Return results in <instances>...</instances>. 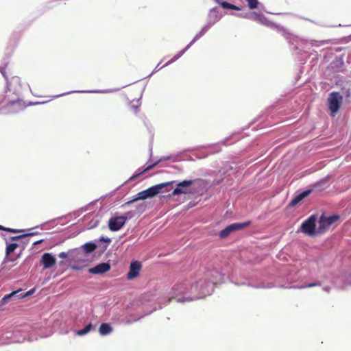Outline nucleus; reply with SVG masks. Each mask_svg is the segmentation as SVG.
Wrapping results in <instances>:
<instances>
[{"label": "nucleus", "instance_id": "obj_1", "mask_svg": "<svg viewBox=\"0 0 351 351\" xmlns=\"http://www.w3.org/2000/svg\"><path fill=\"white\" fill-rule=\"evenodd\" d=\"M223 275L216 269L206 271L203 276L190 283L183 282L176 285L171 289V296L162 304L167 305L171 302L183 303L210 295L214 286L222 281Z\"/></svg>", "mask_w": 351, "mask_h": 351}, {"label": "nucleus", "instance_id": "obj_2", "mask_svg": "<svg viewBox=\"0 0 351 351\" xmlns=\"http://www.w3.org/2000/svg\"><path fill=\"white\" fill-rule=\"evenodd\" d=\"M88 255V243H84L81 248L73 249L68 252H61L59 257L66 261L69 263L84 262Z\"/></svg>", "mask_w": 351, "mask_h": 351}, {"label": "nucleus", "instance_id": "obj_3", "mask_svg": "<svg viewBox=\"0 0 351 351\" xmlns=\"http://www.w3.org/2000/svg\"><path fill=\"white\" fill-rule=\"evenodd\" d=\"M175 182H176L175 181H172V182H165V183H161V184L151 186L146 190H144V191H142L138 193L134 199L125 202L124 206L129 205V204H130L137 200H139V199H145L147 198L153 197L156 195L160 193L163 189L167 187L168 186H169Z\"/></svg>", "mask_w": 351, "mask_h": 351}, {"label": "nucleus", "instance_id": "obj_4", "mask_svg": "<svg viewBox=\"0 0 351 351\" xmlns=\"http://www.w3.org/2000/svg\"><path fill=\"white\" fill-rule=\"evenodd\" d=\"M342 101L343 96L339 92L334 91L329 94L328 104L332 116L334 117L339 111Z\"/></svg>", "mask_w": 351, "mask_h": 351}, {"label": "nucleus", "instance_id": "obj_5", "mask_svg": "<svg viewBox=\"0 0 351 351\" xmlns=\"http://www.w3.org/2000/svg\"><path fill=\"white\" fill-rule=\"evenodd\" d=\"M132 216V213L128 212L125 215L111 217L108 221L109 229L113 232L119 230L125 225L128 217Z\"/></svg>", "mask_w": 351, "mask_h": 351}, {"label": "nucleus", "instance_id": "obj_6", "mask_svg": "<svg viewBox=\"0 0 351 351\" xmlns=\"http://www.w3.org/2000/svg\"><path fill=\"white\" fill-rule=\"evenodd\" d=\"M317 217L313 215L310 216L306 220L302 222L300 230L301 231L308 236L312 237L317 234L316 222Z\"/></svg>", "mask_w": 351, "mask_h": 351}, {"label": "nucleus", "instance_id": "obj_7", "mask_svg": "<svg viewBox=\"0 0 351 351\" xmlns=\"http://www.w3.org/2000/svg\"><path fill=\"white\" fill-rule=\"evenodd\" d=\"M338 215H332L330 217H326L322 215L319 220V226L317 229V234H322L336 221L339 219Z\"/></svg>", "mask_w": 351, "mask_h": 351}, {"label": "nucleus", "instance_id": "obj_8", "mask_svg": "<svg viewBox=\"0 0 351 351\" xmlns=\"http://www.w3.org/2000/svg\"><path fill=\"white\" fill-rule=\"evenodd\" d=\"M212 25H210V24L207 23L204 27L202 28L200 32L195 35L194 38L192 40V41L182 51L178 52L171 60H169L167 63L165 64V66L168 65L176 60H177L179 58H180L186 50H188L191 46L199 38H201L210 27Z\"/></svg>", "mask_w": 351, "mask_h": 351}, {"label": "nucleus", "instance_id": "obj_9", "mask_svg": "<svg viewBox=\"0 0 351 351\" xmlns=\"http://www.w3.org/2000/svg\"><path fill=\"white\" fill-rule=\"evenodd\" d=\"M193 184V180H184L177 184L176 188L172 192L173 195H178L180 194H186L189 193L188 188Z\"/></svg>", "mask_w": 351, "mask_h": 351}, {"label": "nucleus", "instance_id": "obj_10", "mask_svg": "<svg viewBox=\"0 0 351 351\" xmlns=\"http://www.w3.org/2000/svg\"><path fill=\"white\" fill-rule=\"evenodd\" d=\"M141 264L138 261H133L130 263V271L127 274V278L129 280L134 279L139 275V271L141 269Z\"/></svg>", "mask_w": 351, "mask_h": 351}, {"label": "nucleus", "instance_id": "obj_11", "mask_svg": "<svg viewBox=\"0 0 351 351\" xmlns=\"http://www.w3.org/2000/svg\"><path fill=\"white\" fill-rule=\"evenodd\" d=\"M110 265L108 263H99L97 265L90 268L89 273L101 275L108 271L110 269Z\"/></svg>", "mask_w": 351, "mask_h": 351}, {"label": "nucleus", "instance_id": "obj_12", "mask_svg": "<svg viewBox=\"0 0 351 351\" xmlns=\"http://www.w3.org/2000/svg\"><path fill=\"white\" fill-rule=\"evenodd\" d=\"M221 17V16L219 13L218 8H213L209 12L207 23L213 26L215 23L220 20Z\"/></svg>", "mask_w": 351, "mask_h": 351}, {"label": "nucleus", "instance_id": "obj_13", "mask_svg": "<svg viewBox=\"0 0 351 351\" xmlns=\"http://www.w3.org/2000/svg\"><path fill=\"white\" fill-rule=\"evenodd\" d=\"M42 263L45 268H51L56 263V258L49 253H45L42 256Z\"/></svg>", "mask_w": 351, "mask_h": 351}, {"label": "nucleus", "instance_id": "obj_14", "mask_svg": "<svg viewBox=\"0 0 351 351\" xmlns=\"http://www.w3.org/2000/svg\"><path fill=\"white\" fill-rule=\"evenodd\" d=\"M312 190H305L296 195L290 202L291 206H295L298 204L300 201H302L304 197L309 195L311 193Z\"/></svg>", "mask_w": 351, "mask_h": 351}, {"label": "nucleus", "instance_id": "obj_15", "mask_svg": "<svg viewBox=\"0 0 351 351\" xmlns=\"http://www.w3.org/2000/svg\"><path fill=\"white\" fill-rule=\"evenodd\" d=\"M330 179V177L328 176L314 184L313 187L317 191L323 190L329 185Z\"/></svg>", "mask_w": 351, "mask_h": 351}, {"label": "nucleus", "instance_id": "obj_16", "mask_svg": "<svg viewBox=\"0 0 351 351\" xmlns=\"http://www.w3.org/2000/svg\"><path fill=\"white\" fill-rule=\"evenodd\" d=\"M235 15L239 16V17L252 18L254 20L258 21H259L261 23H264V21L265 20V18L263 16H262L261 14H258L256 13H253V14H235Z\"/></svg>", "mask_w": 351, "mask_h": 351}, {"label": "nucleus", "instance_id": "obj_17", "mask_svg": "<svg viewBox=\"0 0 351 351\" xmlns=\"http://www.w3.org/2000/svg\"><path fill=\"white\" fill-rule=\"evenodd\" d=\"M250 224V221H247L243 223H234L229 225L231 232L242 230Z\"/></svg>", "mask_w": 351, "mask_h": 351}, {"label": "nucleus", "instance_id": "obj_18", "mask_svg": "<svg viewBox=\"0 0 351 351\" xmlns=\"http://www.w3.org/2000/svg\"><path fill=\"white\" fill-rule=\"evenodd\" d=\"M250 224V221H247L243 223H234L229 225L231 232L242 230Z\"/></svg>", "mask_w": 351, "mask_h": 351}, {"label": "nucleus", "instance_id": "obj_19", "mask_svg": "<svg viewBox=\"0 0 351 351\" xmlns=\"http://www.w3.org/2000/svg\"><path fill=\"white\" fill-rule=\"evenodd\" d=\"M217 3L219 4L223 9L241 10V8L235 5L231 4L226 1H221L220 0H214Z\"/></svg>", "mask_w": 351, "mask_h": 351}, {"label": "nucleus", "instance_id": "obj_20", "mask_svg": "<svg viewBox=\"0 0 351 351\" xmlns=\"http://www.w3.org/2000/svg\"><path fill=\"white\" fill-rule=\"evenodd\" d=\"M19 292V291H13L12 293L7 295H5L1 300H0V306H3V305H5L7 304V301L8 300H10L13 298H16V294Z\"/></svg>", "mask_w": 351, "mask_h": 351}, {"label": "nucleus", "instance_id": "obj_21", "mask_svg": "<svg viewBox=\"0 0 351 351\" xmlns=\"http://www.w3.org/2000/svg\"><path fill=\"white\" fill-rule=\"evenodd\" d=\"M231 232H232L230 229V227H229V226H228L227 227H226L224 229H223L219 232V235L221 239H224V238L228 237L230 234Z\"/></svg>", "mask_w": 351, "mask_h": 351}, {"label": "nucleus", "instance_id": "obj_22", "mask_svg": "<svg viewBox=\"0 0 351 351\" xmlns=\"http://www.w3.org/2000/svg\"><path fill=\"white\" fill-rule=\"evenodd\" d=\"M311 45L313 46H316V47H320L322 45H324L325 44H328L330 42V40H310Z\"/></svg>", "mask_w": 351, "mask_h": 351}, {"label": "nucleus", "instance_id": "obj_23", "mask_svg": "<svg viewBox=\"0 0 351 351\" xmlns=\"http://www.w3.org/2000/svg\"><path fill=\"white\" fill-rule=\"evenodd\" d=\"M315 286L321 287V286H322V282L321 281H319V280H317V281H315L314 282H311V283L307 284L306 285L300 287L299 288L300 289H305V288L313 287H315Z\"/></svg>", "mask_w": 351, "mask_h": 351}, {"label": "nucleus", "instance_id": "obj_24", "mask_svg": "<svg viewBox=\"0 0 351 351\" xmlns=\"http://www.w3.org/2000/svg\"><path fill=\"white\" fill-rule=\"evenodd\" d=\"M17 247V243H11L8 245L6 247V255L8 256L10 253L14 252Z\"/></svg>", "mask_w": 351, "mask_h": 351}, {"label": "nucleus", "instance_id": "obj_25", "mask_svg": "<svg viewBox=\"0 0 351 351\" xmlns=\"http://www.w3.org/2000/svg\"><path fill=\"white\" fill-rule=\"evenodd\" d=\"M247 3V5L251 10H254L257 8L258 1V0H245Z\"/></svg>", "mask_w": 351, "mask_h": 351}, {"label": "nucleus", "instance_id": "obj_26", "mask_svg": "<svg viewBox=\"0 0 351 351\" xmlns=\"http://www.w3.org/2000/svg\"><path fill=\"white\" fill-rule=\"evenodd\" d=\"M88 331V326H87V324H86V326H84V328H82V330H75V335H79V336L85 335H86Z\"/></svg>", "mask_w": 351, "mask_h": 351}, {"label": "nucleus", "instance_id": "obj_27", "mask_svg": "<svg viewBox=\"0 0 351 351\" xmlns=\"http://www.w3.org/2000/svg\"><path fill=\"white\" fill-rule=\"evenodd\" d=\"M280 32L282 34V36L287 40H289V42L291 43V34L289 32H288L287 31V29H285V28H280L279 29Z\"/></svg>", "mask_w": 351, "mask_h": 351}, {"label": "nucleus", "instance_id": "obj_28", "mask_svg": "<svg viewBox=\"0 0 351 351\" xmlns=\"http://www.w3.org/2000/svg\"><path fill=\"white\" fill-rule=\"evenodd\" d=\"M97 202H98V201H97V200H96V201H93V202H91V203H89V207H88L89 211H90V210H92V208H93V207H95V206H96V208H97V209L98 208L99 210H100V209L101 208L102 205L100 204H99V206H97Z\"/></svg>", "mask_w": 351, "mask_h": 351}, {"label": "nucleus", "instance_id": "obj_29", "mask_svg": "<svg viewBox=\"0 0 351 351\" xmlns=\"http://www.w3.org/2000/svg\"><path fill=\"white\" fill-rule=\"evenodd\" d=\"M154 165H149V166H148V167H147L144 171H141V173H138V174H136V175L132 176L130 178V180H134V179L136 178H137L140 174L143 173L144 171H147V170L151 169H152Z\"/></svg>", "mask_w": 351, "mask_h": 351}, {"label": "nucleus", "instance_id": "obj_30", "mask_svg": "<svg viewBox=\"0 0 351 351\" xmlns=\"http://www.w3.org/2000/svg\"><path fill=\"white\" fill-rule=\"evenodd\" d=\"M348 285H351V274L346 277L343 287H346Z\"/></svg>", "mask_w": 351, "mask_h": 351}, {"label": "nucleus", "instance_id": "obj_31", "mask_svg": "<svg viewBox=\"0 0 351 351\" xmlns=\"http://www.w3.org/2000/svg\"><path fill=\"white\" fill-rule=\"evenodd\" d=\"M97 244L93 242H89V253L93 252L97 248Z\"/></svg>", "mask_w": 351, "mask_h": 351}, {"label": "nucleus", "instance_id": "obj_32", "mask_svg": "<svg viewBox=\"0 0 351 351\" xmlns=\"http://www.w3.org/2000/svg\"><path fill=\"white\" fill-rule=\"evenodd\" d=\"M34 291H35V289H32L29 290V291H27L25 295H21V296L19 297L18 298L19 299V298H24V297H26V296L31 295L32 294L34 293Z\"/></svg>", "mask_w": 351, "mask_h": 351}, {"label": "nucleus", "instance_id": "obj_33", "mask_svg": "<svg viewBox=\"0 0 351 351\" xmlns=\"http://www.w3.org/2000/svg\"><path fill=\"white\" fill-rule=\"evenodd\" d=\"M99 241H104L106 243H110L111 242V239L108 237H101L99 239Z\"/></svg>", "mask_w": 351, "mask_h": 351}, {"label": "nucleus", "instance_id": "obj_34", "mask_svg": "<svg viewBox=\"0 0 351 351\" xmlns=\"http://www.w3.org/2000/svg\"><path fill=\"white\" fill-rule=\"evenodd\" d=\"M32 234H33L31 233V234H23V235L16 236V237H12V240H15V239H20V238H23V237H27V236H30V235H32Z\"/></svg>", "mask_w": 351, "mask_h": 351}, {"label": "nucleus", "instance_id": "obj_35", "mask_svg": "<svg viewBox=\"0 0 351 351\" xmlns=\"http://www.w3.org/2000/svg\"><path fill=\"white\" fill-rule=\"evenodd\" d=\"M331 287L330 286H324L322 287V289L326 291V293H328L330 290Z\"/></svg>", "mask_w": 351, "mask_h": 351}, {"label": "nucleus", "instance_id": "obj_36", "mask_svg": "<svg viewBox=\"0 0 351 351\" xmlns=\"http://www.w3.org/2000/svg\"><path fill=\"white\" fill-rule=\"evenodd\" d=\"M258 287H261V288H271V287H273V285H262L261 286H259Z\"/></svg>", "mask_w": 351, "mask_h": 351}, {"label": "nucleus", "instance_id": "obj_37", "mask_svg": "<svg viewBox=\"0 0 351 351\" xmlns=\"http://www.w3.org/2000/svg\"><path fill=\"white\" fill-rule=\"evenodd\" d=\"M3 230L8 231V232H18L17 230H12V229H10V228H4Z\"/></svg>", "mask_w": 351, "mask_h": 351}, {"label": "nucleus", "instance_id": "obj_38", "mask_svg": "<svg viewBox=\"0 0 351 351\" xmlns=\"http://www.w3.org/2000/svg\"><path fill=\"white\" fill-rule=\"evenodd\" d=\"M107 248V245H104L102 247H101V252H104V250H106Z\"/></svg>", "mask_w": 351, "mask_h": 351}, {"label": "nucleus", "instance_id": "obj_39", "mask_svg": "<svg viewBox=\"0 0 351 351\" xmlns=\"http://www.w3.org/2000/svg\"><path fill=\"white\" fill-rule=\"evenodd\" d=\"M135 110V112L136 113L138 112V108L137 106L134 107Z\"/></svg>", "mask_w": 351, "mask_h": 351}, {"label": "nucleus", "instance_id": "obj_40", "mask_svg": "<svg viewBox=\"0 0 351 351\" xmlns=\"http://www.w3.org/2000/svg\"><path fill=\"white\" fill-rule=\"evenodd\" d=\"M0 230H4V227L0 226Z\"/></svg>", "mask_w": 351, "mask_h": 351}, {"label": "nucleus", "instance_id": "obj_41", "mask_svg": "<svg viewBox=\"0 0 351 351\" xmlns=\"http://www.w3.org/2000/svg\"><path fill=\"white\" fill-rule=\"evenodd\" d=\"M301 41H302V43H305V42H306V40H302V39L301 40Z\"/></svg>", "mask_w": 351, "mask_h": 351}, {"label": "nucleus", "instance_id": "obj_42", "mask_svg": "<svg viewBox=\"0 0 351 351\" xmlns=\"http://www.w3.org/2000/svg\"><path fill=\"white\" fill-rule=\"evenodd\" d=\"M141 208L144 210V206H141Z\"/></svg>", "mask_w": 351, "mask_h": 351}]
</instances>
